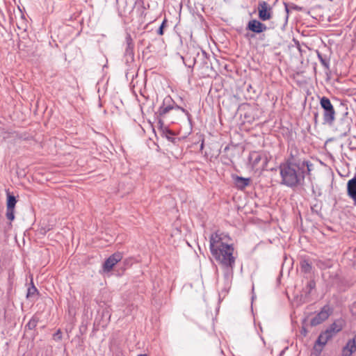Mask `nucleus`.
Instances as JSON below:
<instances>
[{"label":"nucleus","instance_id":"17","mask_svg":"<svg viewBox=\"0 0 356 356\" xmlns=\"http://www.w3.org/2000/svg\"><path fill=\"white\" fill-rule=\"evenodd\" d=\"M166 23H167V20L165 19L163 21V22H162V24H161V26L159 27V30H158V31H157V33H158L159 35H163V29H164L165 26L166 25Z\"/></svg>","mask_w":356,"mask_h":356},{"label":"nucleus","instance_id":"6","mask_svg":"<svg viewBox=\"0 0 356 356\" xmlns=\"http://www.w3.org/2000/svg\"><path fill=\"white\" fill-rule=\"evenodd\" d=\"M175 102L172 101L170 97H166L164 98L162 105L158 109V113L160 117L165 118V115L168 113L173 108L179 109L183 112H186V110L179 106H174Z\"/></svg>","mask_w":356,"mask_h":356},{"label":"nucleus","instance_id":"14","mask_svg":"<svg viewBox=\"0 0 356 356\" xmlns=\"http://www.w3.org/2000/svg\"><path fill=\"white\" fill-rule=\"evenodd\" d=\"M235 182L238 188L243 189L249 185L250 179L237 176L235 179Z\"/></svg>","mask_w":356,"mask_h":356},{"label":"nucleus","instance_id":"22","mask_svg":"<svg viewBox=\"0 0 356 356\" xmlns=\"http://www.w3.org/2000/svg\"><path fill=\"white\" fill-rule=\"evenodd\" d=\"M286 13L288 14L289 13V9H288V7L286 6Z\"/></svg>","mask_w":356,"mask_h":356},{"label":"nucleus","instance_id":"3","mask_svg":"<svg viewBox=\"0 0 356 356\" xmlns=\"http://www.w3.org/2000/svg\"><path fill=\"white\" fill-rule=\"evenodd\" d=\"M345 324V321L342 318L334 321L327 329L321 333L318 337L316 343L322 346H325L330 339L343 328Z\"/></svg>","mask_w":356,"mask_h":356},{"label":"nucleus","instance_id":"8","mask_svg":"<svg viewBox=\"0 0 356 356\" xmlns=\"http://www.w3.org/2000/svg\"><path fill=\"white\" fill-rule=\"evenodd\" d=\"M249 161L253 167H257L262 161V169H264L268 163L267 156L259 152H252L249 155Z\"/></svg>","mask_w":356,"mask_h":356},{"label":"nucleus","instance_id":"18","mask_svg":"<svg viewBox=\"0 0 356 356\" xmlns=\"http://www.w3.org/2000/svg\"><path fill=\"white\" fill-rule=\"evenodd\" d=\"M318 56L321 60V64L326 68H328L329 67L328 62L325 59H324L320 54H318Z\"/></svg>","mask_w":356,"mask_h":356},{"label":"nucleus","instance_id":"4","mask_svg":"<svg viewBox=\"0 0 356 356\" xmlns=\"http://www.w3.org/2000/svg\"><path fill=\"white\" fill-rule=\"evenodd\" d=\"M320 104L324 110L323 120L325 123L332 124L335 120V111L330 100L323 97L321 99Z\"/></svg>","mask_w":356,"mask_h":356},{"label":"nucleus","instance_id":"16","mask_svg":"<svg viewBox=\"0 0 356 356\" xmlns=\"http://www.w3.org/2000/svg\"><path fill=\"white\" fill-rule=\"evenodd\" d=\"M37 289L35 286L32 285L31 286L29 287L26 296L27 298L32 297L34 296L37 292Z\"/></svg>","mask_w":356,"mask_h":356},{"label":"nucleus","instance_id":"20","mask_svg":"<svg viewBox=\"0 0 356 356\" xmlns=\"http://www.w3.org/2000/svg\"><path fill=\"white\" fill-rule=\"evenodd\" d=\"M351 340L353 341V343H354L356 345V334L355 337Z\"/></svg>","mask_w":356,"mask_h":356},{"label":"nucleus","instance_id":"21","mask_svg":"<svg viewBox=\"0 0 356 356\" xmlns=\"http://www.w3.org/2000/svg\"><path fill=\"white\" fill-rule=\"evenodd\" d=\"M130 41H131V40L129 38L128 41H127L128 42V47H129L130 45H131V42Z\"/></svg>","mask_w":356,"mask_h":356},{"label":"nucleus","instance_id":"11","mask_svg":"<svg viewBox=\"0 0 356 356\" xmlns=\"http://www.w3.org/2000/svg\"><path fill=\"white\" fill-rule=\"evenodd\" d=\"M246 29L255 33H261L267 30V26L257 19H252L248 22Z\"/></svg>","mask_w":356,"mask_h":356},{"label":"nucleus","instance_id":"10","mask_svg":"<svg viewBox=\"0 0 356 356\" xmlns=\"http://www.w3.org/2000/svg\"><path fill=\"white\" fill-rule=\"evenodd\" d=\"M122 259V255L120 252H116L110 256L104 262L103 268L104 271L109 272L114 266Z\"/></svg>","mask_w":356,"mask_h":356},{"label":"nucleus","instance_id":"2","mask_svg":"<svg viewBox=\"0 0 356 356\" xmlns=\"http://www.w3.org/2000/svg\"><path fill=\"white\" fill-rule=\"evenodd\" d=\"M312 164L291 153L287 161L280 165L281 184L289 187H295L303 184L307 173L312 170Z\"/></svg>","mask_w":356,"mask_h":356},{"label":"nucleus","instance_id":"7","mask_svg":"<svg viewBox=\"0 0 356 356\" xmlns=\"http://www.w3.org/2000/svg\"><path fill=\"white\" fill-rule=\"evenodd\" d=\"M259 17L262 21H267L272 18V8L266 1H259L258 4Z\"/></svg>","mask_w":356,"mask_h":356},{"label":"nucleus","instance_id":"19","mask_svg":"<svg viewBox=\"0 0 356 356\" xmlns=\"http://www.w3.org/2000/svg\"><path fill=\"white\" fill-rule=\"evenodd\" d=\"M28 326L31 328L35 326V322L34 321H30L28 323Z\"/></svg>","mask_w":356,"mask_h":356},{"label":"nucleus","instance_id":"15","mask_svg":"<svg viewBox=\"0 0 356 356\" xmlns=\"http://www.w3.org/2000/svg\"><path fill=\"white\" fill-rule=\"evenodd\" d=\"M301 270L305 273H308L312 270V265L307 260L300 262Z\"/></svg>","mask_w":356,"mask_h":356},{"label":"nucleus","instance_id":"5","mask_svg":"<svg viewBox=\"0 0 356 356\" xmlns=\"http://www.w3.org/2000/svg\"><path fill=\"white\" fill-rule=\"evenodd\" d=\"M332 308L328 305H325L321 310L311 320L310 324L312 326H316L325 321L332 314Z\"/></svg>","mask_w":356,"mask_h":356},{"label":"nucleus","instance_id":"13","mask_svg":"<svg viewBox=\"0 0 356 356\" xmlns=\"http://www.w3.org/2000/svg\"><path fill=\"white\" fill-rule=\"evenodd\" d=\"M355 351L356 345L354 343H353L352 340H349L346 346L343 348V356H350Z\"/></svg>","mask_w":356,"mask_h":356},{"label":"nucleus","instance_id":"9","mask_svg":"<svg viewBox=\"0 0 356 356\" xmlns=\"http://www.w3.org/2000/svg\"><path fill=\"white\" fill-rule=\"evenodd\" d=\"M17 203L15 197L10 193L7 195V203H6V218L13 221L15 219V207Z\"/></svg>","mask_w":356,"mask_h":356},{"label":"nucleus","instance_id":"1","mask_svg":"<svg viewBox=\"0 0 356 356\" xmlns=\"http://www.w3.org/2000/svg\"><path fill=\"white\" fill-rule=\"evenodd\" d=\"M210 252L224 271L226 279L233 275L236 256L232 238L228 234L217 231L209 238Z\"/></svg>","mask_w":356,"mask_h":356},{"label":"nucleus","instance_id":"12","mask_svg":"<svg viewBox=\"0 0 356 356\" xmlns=\"http://www.w3.org/2000/svg\"><path fill=\"white\" fill-rule=\"evenodd\" d=\"M347 193L356 205V174L347 183Z\"/></svg>","mask_w":356,"mask_h":356}]
</instances>
